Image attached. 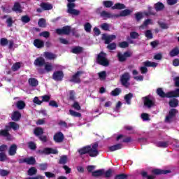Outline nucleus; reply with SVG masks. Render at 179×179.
<instances>
[{"label":"nucleus","instance_id":"nucleus-1","mask_svg":"<svg viewBox=\"0 0 179 179\" xmlns=\"http://www.w3.org/2000/svg\"><path fill=\"white\" fill-rule=\"evenodd\" d=\"M97 146V144H94L92 145H87L78 149V152L80 155H86V153H88L90 157H96V156L99 155Z\"/></svg>","mask_w":179,"mask_h":179},{"label":"nucleus","instance_id":"nucleus-2","mask_svg":"<svg viewBox=\"0 0 179 179\" xmlns=\"http://www.w3.org/2000/svg\"><path fill=\"white\" fill-rule=\"evenodd\" d=\"M157 93L160 97H179V89H177L176 91H172L166 94L164 93V92H163V90H162V88H159L157 90Z\"/></svg>","mask_w":179,"mask_h":179},{"label":"nucleus","instance_id":"nucleus-3","mask_svg":"<svg viewBox=\"0 0 179 179\" xmlns=\"http://www.w3.org/2000/svg\"><path fill=\"white\" fill-rule=\"evenodd\" d=\"M96 61L100 65H103V66H108V59H107V57H106V53L103 52L98 55Z\"/></svg>","mask_w":179,"mask_h":179},{"label":"nucleus","instance_id":"nucleus-4","mask_svg":"<svg viewBox=\"0 0 179 179\" xmlns=\"http://www.w3.org/2000/svg\"><path fill=\"white\" fill-rule=\"evenodd\" d=\"M52 79L56 82H61L64 79V72L56 71L52 74Z\"/></svg>","mask_w":179,"mask_h":179},{"label":"nucleus","instance_id":"nucleus-5","mask_svg":"<svg viewBox=\"0 0 179 179\" xmlns=\"http://www.w3.org/2000/svg\"><path fill=\"white\" fill-rule=\"evenodd\" d=\"M131 76L128 73H124L123 75H122L120 78L122 85H123V86H125L126 87H128V86H129V83H128V80H129Z\"/></svg>","mask_w":179,"mask_h":179},{"label":"nucleus","instance_id":"nucleus-6","mask_svg":"<svg viewBox=\"0 0 179 179\" xmlns=\"http://www.w3.org/2000/svg\"><path fill=\"white\" fill-rule=\"evenodd\" d=\"M67 7H68L67 12L71 15H79V13H80L79 10L75 9V3H68Z\"/></svg>","mask_w":179,"mask_h":179},{"label":"nucleus","instance_id":"nucleus-7","mask_svg":"<svg viewBox=\"0 0 179 179\" xmlns=\"http://www.w3.org/2000/svg\"><path fill=\"white\" fill-rule=\"evenodd\" d=\"M143 99L144 101V105L148 108H150V107H152V106L155 104V102L153 101V97L151 96H145Z\"/></svg>","mask_w":179,"mask_h":179},{"label":"nucleus","instance_id":"nucleus-8","mask_svg":"<svg viewBox=\"0 0 179 179\" xmlns=\"http://www.w3.org/2000/svg\"><path fill=\"white\" fill-rule=\"evenodd\" d=\"M132 55V53L130 52H126L124 53L118 52L117 58L120 62H124L127 59V58H129Z\"/></svg>","mask_w":179,"mask_h":179},{"label":"nucleus","instance_id":"nucleus-9","mask_svg":"<svg viewBox=\"0 0 179 179\" xmlns=\"http://www.w3.org/2000/svg\"><path fill=\"white\" fill-rule=\"evenodd\" d=\"M176 114H177V110L171 109L169 111V115L165 118V122H171L174 117H176Z\"/></svg>","mask_w":179,"mask_h":179},{"label":"nucleus","instance_id":"nucleus-10","mask_svg":"<svg viewBox=\"0 0 179 179\" xmlns=\"http://www.w3.org/2000/svg\"><path fill=\"white\" fill-rule=\"evenodd\" d=\"M102 38L104 40L105 44H110L111 41H114L117 38V36L115 35L103 34Z\"/></svg>","mask_w":179,"mask_h":179},{"label":"nucleus","instance_id":"nucleus-11","mask_svg":"<svg viewBox=\"0 0 179 179\" xmlns=\"http://www.w3.org/2000/svg\"><path fill=\"white\" fill-rule=\"evenodd\" d=\"M83 75V71H78L75 75H73L70 80L71 82H74V83H80V76Z\"/></svg>","mask_w":179,"mask_h":179},{"label":"nucleus","instance_id":"nucleus-12","mask_svg":"<svg viewBox=\"0 0 179 179\" xmlns=\"http://www.w3.org/2000/svg\"><path fill=\"white\" fill-rule=\"evenodd\" d=\"M57 34H69L71 33V27H64L62 29H56Z\"/></svg>","mask_w":179,"mask_h":179},{"label":"nucleus","instance_id":"nucleus-13","mask_svg":"<svg viewBox=\"0 0 179 179\" xmlns=\"http://www.w3.org/2000/svg\"><path fill=\"white\" fill-rule=\"evenodd\" d=\"M45 64V59L42 57H37L34 62L35 66H43Z\"/></svg>","mask_w":179,"mask_h":179},{"label":"nucleus","instance_id":"nucleus-14","mask_svg":"<svg viewBox=\"0 0 179 179\" xmlns=\"http://www.w3.org/2000/svg\"><path fill=\"white\" fill-rule=\"evenodd\" d=\"M53 139L55 142L59 143L64 141V134L61 132L57 133L54 135Z\"/></svg>","mask_w":179,"mask_h":179},{"label":"nucleus","instance_id":"nucleus-15","mask_svg":"<svg viewBox=\"0 0 179 179\" xmlns=\"http://www.w3.org/2000/svg\"><path fill=\"white\" fill-rule=\"evenodd\" d=\"M40 153H44L45 155H50L51 153L52 155H57V153H58V150L52 148H46L43 151H40Z\"/></svg>","mask_w":179,"mask_h":179},{"label":"nucleus","instance_id":"nucleus-16","mask_svg":"<svg viewBox=\"0 0 179 179\" xmlns=\"http://www.w3.org/2000/svg\"><path fill=\"white\" fill-rule=\"evenodd\" d=\"M43 56L46 59H55L57 58V55H55L54 53H51L50 52H43Z\"/></svg>","mask_w":179,"mask_h":179},{"label":"nucleus","instance_id":"nucleus-17","mask_svg":"<svg viewBox=\"0 0 179 179\" xmlns=\"http://www.w3.org/2000/svg\"><path fill=\"white\" fill-rule=\"evenodd\" d=\"M34 45L36 47V48H43L44 47V41L40 39H36L34 41Z\"/></svg>","mask_w":179,"mask_h":179},{"label":"nucleus","instance_id":"nucleus-18","mask_svg":"<svg viewBox=\"0 0 179 179\" xmlns=\"http://www.w3.org/2000/svg\"><path fill=\"white\" fill-rule=\"evenodd\" d=\"M20 117H22V115L19 111H14L12 114L11 118L13 121H19L20 120Z\"/></svg>","mask_w":179,"mask_h":179},{"label":"nucleus","instance_id":"nucleus-19","mask_svg":"<svg viewBox=\"0 0 179 179\" xmlns=\"http://www.w3.org/2000/svg\"><path fill=\"white\" fill-rule=\"evenodd\" d=\"M153 24V20H146L143 24L140 26L139 29L141 30H144V29H145L146 27H148V26H149V24Z\"/></svg>","mask_w":179,"mask_h":179},{"label":"nucleus","instance_id":"nucleus-20","mask_svg":"<svg viewBox=\"0 0 179 179\" xmlns=\"http://www.w3.org/2000/svg\"><path fill=\"white\" fill-rule=\"evenodd\" d=\"M104 176V169H99L92 172L93 177H101Z\"/></svg>","mask_w":179,"mask_h":179},{"label":"nucleus","instance_id":"nucleus-21","mask_svg":"<svg viewBox=\"0 0 179 179\" xmlns=\"http://www.w3.org/2000/svg\"><path fill=\"white\" fill-rule=\"evenodd\" d=\"M28 82H29V85L34 87H36V86L38 85V80H37V79L34 78H29Z\"/></svg>","mask_w":179,"mask_h":179},{"label":"nucleus","instance_id":"nucleus-22","mask_svg":"<svg viewBox=\"0 0 179 179\" xmlns=\"http://www.w3.org/2000/svg\"><path fill=\"white\" fill-rule=\"evenodd\" d=\"M83 51V48L80 46H76L71 49V52L73 54H80Z\"/></svg>","mask_w":179,"mask_h":179},{"label":"nucleus","instance_id":"nucleus-23","mask_svg":"<svg viewBox=\"0 0 179 179\" xmlns=\"http://www.w3.org/2000/svg\"><path fill=\"white\" fill-rule=\"evenodd\" d=\"M17 149V147L16 146V145L14 144L11 145L8 151L10 156H14V155H16Z\"/></svg>","mask_w":179,"mask_h":179},{"label":"nucleus","instance_id":"nucleus-24","mask_svg":"<svg viewBox=\"0 0 179 179\" xmlns=\"http://www.w3.org/2000/svg\"><path fill=\"white\" fill-rule=\"evenodd\" d=\"M24 162L27 163V164H35L36 159H34L33 157L25 158L24 159Z\"/></svg>","mask_w":179,"mask_h":179},{"label":"nucleus","instance_id":"nucleus-25","mask_svg":"<svg viewBox=\"0 0 179 179\" xmlns=\"http://www.w3.org/2000/svg\"><path fill=\"white\" fill-rule=\"evenodd\" d=\"M43 65H44V70L46 72H51V71H52L53 67L51 63L46 62Z\"/></svg>","mask_w":179,"mask_h":179},{"label":"nucleus","instance_id":"nucleus-26","mask_svg":"<svg viewBox=\"0 0 179 179\" xmlns=\"http://www.w3.org/2000/svg\"><path fill=\"white\" fill-rule=\"evenodd\" d=\"M41 8H42V9L44 10H50V9H52V6L50 3H42L41 4Z\"/></svg>","mask_w":179,"mask_h":179},{"label":"nucleus","instance_id":"nucleus-27","mask_svg":"<svg viewBox=\"0 0 179 179\" xmlns=\"http://www.w3.org/2000/svg\"><path fill=\"white\" fill-rule=\"evenodd\" d=\"M120 139H122V142H131L132 141V138H131V137H127L125 138L123 135L120 134L117 137V141H120Z\"/></svg>","mask_w":179,"mask_h":179},{"label":"nucleus","instance_id":"nucleus-28","mask_svg":"<svg viewBox=\"0 0 179 179\" xmlns=\"http://www.w3.org/2000/svg\"><path fill=\"white\" fill-rule=\"evenodd\" d=\"M122 145L117 144L115 145L109 147V150H110V152H115V150H119V149H122Z\"/></svg>","mask_w":179,"mask_h":179},{"label":"nucleus","instance_id":"nucleus-29","mask_svg":"<svg viewBox=\"0 0 179 179\" xmlns=\"http://www.w3.org/2000/svg\"><path fill=\"white\" fill-rule=\"evenodd\" d=\"M18 110H23L26 107V103L23 101H18L16 103Z\"/></svg>","mask_w":179,"mask_h":179},{"label":"nucleus","instance_id":"nucleus-30","mask_svg":"<svg viewBox=\"0 0 179 179\" xmlns=\"http://www.w3.org/2000/svg\"><path fill=\"white\" fill-rule=\"evenodd\" d=\"M153 174H167L170 173V171H163L160 169H154L152 170Z\"/></svg>","mask_w":179,"mask_h":179},{"label":"nucleus","instance_id":"nucleus-31","mask_svg":"<svg viewBox=\"0 0 179 179\" xmlns=\"http://www.w3.org/2000/svg\"><path fill=\"white\" fill-rule=\"evenodd\" d=\"M143 65H145V66H152V68H156V66H157V63L147 61L143 63Z\"/></svg>","mask_w":179,"mask_h":179},{"label":"nucleus","instance_id":"nucleus-32","mask_svg":"<svg viewBox=\"0 0 179 179\" xmlns=\"http://www.w3.org/2000/svg\"><path fill=\"white\" fill-rule=\"evenodd\" d=\"M43 133H44V130H43V129L41 128H36L34 131V134L36 136H40V135H43Z\"/></svg>","mask_w":179,"mask_h":179},{"label":"nucleus","instance_id":"nucleus-33","mask_svg":"<svg viewBox=\"0 0 179 179\" xmlns=\"http://www.w3.org/2000/svg\"><path fill=\"white\" fill-rule=\"evenodd\" d=\"M101 17H103V19H108L109 17H113V15L110 14V13L107 11H102L101 13Z\"/></svg>","mask_w":179,"mask_h":179},{"label":"nucleus","instance_id":"nucleus-34","mask_svg":"<svg viewBox=\"0 0 179 179\" xmlns=\"http://www.w3.org/2000/svg\"><path fill=\"white\" fill-rule=\"evenodd\" d=\"M133 10H128L126 9L124 10H122L120 13L119 16H128L129 15H131V13H132Z\"/></svg>","mask_w":179,"mask_h":179},{"label":"nucleus","instance_id":"nucleus-35","mask_svg":"<svg viewBox=\"0 0 179 179\" xmlns=\"http://www.w3.org/2000/svg\"><path fill=\"white\" fill-rule=\"evenodd\" d=\"M179 54V48H175L170 52V55L171 57H177Z\"/></svg>","mask_w":179,"mask_h":179},{"label":"nucleus","instance_id":"nucleus-36","mask_svg":"<svg viewBox=\"0 0 179 179\" xmlns=\"http://www.w3.org/2000/svg\"><path fill=\"white\" fill-rule=\"evenodd\" d=\"M13 10H14V12H22V7L20 6V4H19V3H15L13 8Z\"/></svg>","mask_w":179,"mask_h":179},{"label":"nucleus","instance_id":"nucleus-37","mask_svg":"<svg viewBox=\"0 0 179 179\" xmlns=\"http://www.w3.org/2000/svg\"><path fill=\"white\" fill-rule=\"evenodd\" d=\"M155 8L157 11L163 10V9H164V5L162 3H157L155 5Z\"/></svg>","mask_w":179,"mask_h":179},{"label":"nucleus","instance_id":"nucleus-38","mask_svg":"<svg viewBox=\"0 0 179 179\" xmlns=\"http://www.w3.org/2000/svg\"><path fill=\"white\" fill-rule=\"evenodd\" d=\"M59 163V164H65L68 163V157L66 155H64L62 157H60Z\"/></svg>","mask_w":179,"mask_h":179},{"label":"nucleus","instance_id":"nucleus-39","mask_svg":"<svg viewBox=\"0 0 179 179\" xmlns=\"http://www.w3.org/2000/svg\"><path fill=\"white\" fill-rule=\"evenodd\" d=\"M98 76L100 80H105L106 77L107 76V73H106V71H101L98 73Z\"/></svg>","mask_w":179,"mask_h":179},{"label":"nucleus","instance_id":"nucleus-40","mask_svg":"<svg viewBox=\"0 0 179 179\" xmlns=\"http://www.w3.org/2000/svg\"><path fill=\"white\" fill-rule=\"evenodd\" d=\"M141 118L143 120V121H150V116L148 113H142Z\"/></svg>","mask_w":179,"mask_h":179},{"label":"nucleus","instance_id":"nucleus-41","mask_svg":"<svg viewBox=\"0 0 179 179\" xmlns=\"http://www.w3.org/2000/svg\"><path fill=\"white\" fill-rule=\"evenodd\" d=\"M10 128H12L14 131H17V129L19 128V124L17 123L14 122H10L9 123Z\"/></svg>","mask_w":179,"mask_h":179},{"label":"nucleus","instance_id":"nucleus-42","mask_svg":"<svg viewBox=\"0 0 179 179\" xmlns=\"http://www.w3.org/2000/svg\"><path fill=\"white\" fill-rule=\"evenodd\" d=\"M133 95L131 93H129L124 96V100L127 103V104H131V99H132Z\"/></svg>","mask_w":179,"mask_h":179},{"label":"nucleus","instance_id":"nucleus-43","mask_svg":"<svg viewBox=\"0 0 179 179\" xmlns=\"http://www.w3.org/2000/svg\"><path fill=\"white\" fill-rule=\"evenodd\" d=\"M170 107H177L178 106V100L173 99L169 102Z\"/></svg>","mask_w":179,"mask_h":179},{"label":"nucleus","instance_id":"nucleus-44","mask_svg":"<svg viewBox=\"0 0 179 179\" xmlns=\"http://www.w3.org/2000/svg\"><path fill=\"white\" fill-rule=\"evenodd\" d=\"M100 27L102 29V30L108 31L110 30V27H111V26L109 24L103 23L100 25Z\"/></svg>","mask_w":179,"mask_h":179},{"label":"nucleus","instance_id":"nucleus-45","mask_svg":"<svg viewBox=\"0 0 179 179\" xmlns=\"http://www.w3.org/2000/svg\"><path fill=\"white\" fill-rule=\"evenodd\" d=\"M113 9H125V5L122 3H116L113 6Z\"/></svg>","mask_w":179,"mask_h":179},{"label":"nucleus","instance_id":"nucleus-46","mask_svg":"<svg viewBox=\"0 0 179 179\" xmlns=\"http://www.w3.org/2000/svg\"><path fill=\"white\" fill-rule=\"evenodd\" d=\"M69 114L70 115H72V117H82V115L80 113L72 110H69Z\"/></svg>","mask_w":179,"mask_h":179},{"label":"nucleus","instance_id":"nucleus-47","mask_svg":"<svg viewBox=\"0 0 179 179\" xmlns=\"http://www.w3.org/2000/svg\"><path fill=\"white\" fill-rule=\"evenodd\" d=\"M145 36L148 40L153 38V34H152V31L150 30L145 31Z\"/></svg>","mask_w":179,"mask_h":179},{"label":"nucleus","instance_id":"nucleus-48","mask_svg":"<svg viewBox=\"0 0 179 179\" xmlns=\"http://www.w3.org/2000/svg\"><path fill=\"white\" fill-rule=\"evenodd\" d=\"M37 173V169L34 167H32L28 170L29 176H34Z\"/></svg>","mask_w":179,"mask_h":179},{"label":"nucleus","instance_id":"nucleus-49","mask_svg":"<svg viewBox=\"0 0 179 179\" xmlns=\"http://www.w3.org/2000/svg\"><path fill=\"white\" fill-rule=\"evenodd\" d=\"M9 173L10 172L8 170L0 169V176L1 177H6V176H8Z\"/></svg>","mask_w":179,"mask_h":179},{"label":"nucleus","instance_id":"nucleus-50","mask_svg":"<svg viewBox=\"0 0 179 179\" xmlns=\"http://www.w3.org/2000/svg\"><path fill=\"white\" fill-rule=\"evenodd\" d=\"M84 29H85V31H87V33L90 32V31L92 30V24H90V23H89V22H87L84 25Z\"/></svg>","mask_w":179,"mask_h":179},{"label":"nucleus","instance_id":"nucleus-51","mask_svg":"<svg viewBox=\"0 0 179 179\" xmlns=\"http://www.w3.org/2000/svg\"><path fill=\"white\" fill-rule=\"evenodd\" d=\"M121 93V90L120 88H116L110 92L112 96H118Z\"/></svg>","mask_w":179,"mask_h":179},{"label":"nucleus","instance_id":"nucleus-52","mask_svg":"<svg viewBox=\"0 0 179 179\" xmlns=\"http://www.w3.org/2000/svg\"><path fill=\"white\" fill-rule=\"evenodd\" d=\"M41 37H45V38H48L50 37V32L48 31H43L39 34Z\"/></svg>","mask_w":179,"mask_h":179},{"label":"nucleus","instance_id":"nucleus-53","mask_svg":"<svg viewBox=\"0 0 179 179\" xmlns=\"http://www.w3.org/2000/svg\"><path fill=\"white\" fill-rule=\"evenodd\" d=\"M159 27H161V29H166L169 27V24H167L166 22H159Z\"/></svg>","mask_w":179,"mask_h":179},{"label":"nucleus","instance_id":"nucleus-54","mask_svg":"<svg viewBox=\"0 0 179 179\" xmlns=\"http://www.w3.org/2000/svg\"><path fill=\"white\" fill-rule=\"evenodd\" d=\"M41 99H42V103H43V101H50V100L51 99V96L44 95V96H41Z\"/></svg>","mask_w":179,"mask_h":179},{"label":"nucleus","instance_id":"nucleus-55","mask_svg":"<svg viewBox=\"0 0 179 179\" xmlns=\"http://www.w3.org/2000/svg\"><path fill=\"white\" fill-rule=\"evenodd\" d=\"M108 50H115V48H117V44H115V43H110L109 45H108L107 46Z\"/></svg>","mask_w":179,"mask_h":179},{"label":"nucleus","instance_id":"nucleus-56","mask_svg":"<svg viewBox=\"0 0 179 179\" xmlns=\"http://www.w3.org/2000/svg\"><path fill=\"white\" fill-rule=\"evenodd\" d=\"M38 26H39L40 27H45V26H46L45 20H44V19H41V20L38 21Z\"/></svg>","mask_w":179,"mask_h":179},{"label":"nucleus","instance_id":"nucleus-57","mask_svg":"<svg viewBox=\"0 0 179 179\" xmlns=\"http://www.w3.org/2000/svg\"><path fill=\"white\" fill-rule=\"evenodd\" d=\"M103 5L106 8H111V6H113V1H103Z\"/></svg>","mask_w":179,"mask_h":179},{"label":"nucleus","instance_id":"nucleus-58","mask_svg":"<svg viewBox=\"0 0 179 179\" xmlns=\"http://www.w3.org/2000/svg\"><path fill=\"white\" fill-rule=\"evenodd\" d=\"M112 173H113V171H111V169H109L106 171H104L103 176H105V177H106V178H108L111 177Z\"/></svg>","mask_w":179,"mask_h":179},{"label":"nucleus","instance_id":"nucleus-59","mask_svg":"<svg viewBox=\"0 0 179 179\" xmlns=\"http://www.w3.org/2000/svg\"><path fill=\"white\" fill-rule=\"evenodd\" d=\"M20 69V63H15V64H13V66H12V69L14 71H17V69Z\"/></svg>","mask_w":179,"mask_h":179},{"label":"nucleus","instance_id":"nucleus-60","mask_svg":"<svg viewBox=\"0 0 179 179\" xmlns=\"http://www.w3.org/2000/svg\"><path fill=\"white\" fill-rule=\"evenodd\" d=\"M1 45L5 46L8 45V39L3 38L0 40Z\"/></svg>","mask_w":179,"mask_h":179},{"label":"nucleus","instance_id":"nucleus-61","mask_svg":"<svg viewBox=\"0 0 179 179\" xmlns=\"http://www.w3.org/2000/svg\"><path fill=\"white\" fill-rule=\"evenodd\" d=\"M6 23H7L8 27H11L12 24H13V20H12V17L7 18Z\"/></svg>","mask_w":179,"mask_h":179},{"label":"nucleus","instance_id":"nucleus-62","mask_svg":"<svg viewBox=\"0 0 179 179\" xmlns=\"http://www.w3.org/2000/svg\"><path fill=\"white\" fill-rule=\"evenodd\" d=\"M119 47H120V48H127V47H128V42H122L119 43Z\"/></svg>","mask_w":179,"mask_h":179},{"label":"nucleus","instance_id":"nucleus-63","mask_svg":"<svg viewBox=\"0 0 179 179\" xmlns=\"http://www.w3.org/2000/svg\"><path fill=\"white\" fill-rule=\"evenodd\" d=\"M0 135L1 136H9V133L8 132V130H1L0 131Z\"/></svg>","mask_w":179,"mask_h":179},{"label":"nucleus","instance_id":"nucleus-64","mask_svg":"<svg viewBox=\"0 0 179 179\" xmlns=\"http://www.w3.org/2000/svg\"><path fill=\"white\" fill-rule=\"evenodd\" d=\"M125 178H127V175H124V174L117 175L115 178V179H125Z\"/></svg>","mask_w":179,"mask_h":179}]
</instances>
